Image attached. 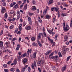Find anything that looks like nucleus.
Wrapping results in <instances>:
<instances>
[{
  "label": "nucleus",
  "instance_id": "f257e3e1",
  "mask_svg": "<svg viewBox=\"0 0 72 72\" xmlns=\"http://www.w3.org/2000/svg\"><path fill=\"white\" fill-rule=\"evenodd\" d=\"M47 29L48 32H49V33L50 34H52V35H54L55 34V32H52L53 31V30H54V29H53V28L52 29V30H50V28H47Z\"/></svg>",
  "mask_w": 72,
  "mask_h": 72
},
{
  "label": "nucleus",
  "instance_id": "f03ea898",
  "mask_svg": "<svg viewBox=\"0 0 72 72\" xmlns=\"http://www.w3.org/2000/svg\"><path fill=\"white\" fill-rule=\"evenodd\" d=\"M6 8L4 7H2L1 10V13L2 14H4L6 12Z\"/></svg>",
  "mask_w": 72,
  "mask_h": 72
},
{
  "label": "nucleus",
  "instance_id": "7ed1b4c3",
  "mask_svg": "<svg viewBox=\"0 0 72 72\" xmlns=\"http://www.w3.org/2000/svg\"><path fill=\"white\" fill-rule=\"evenodd\" d=\"M37 54V52H35L33 54V55L31 56V58L32 59H33V58H36V54Z\"/></svg>",
  "mask_w": 72,
  "mask_h": 72
},
{
  "label": "nucleus",
  "instance_id": "20e7f679",
  "mask_svg": "<svg viewBox=\"0 0 72 72\" xmlns=\"http://www.w3.org/2000/svg\"><path fill=\"white\" fill-rule=\"evenodd\" d=\"M64 31L65 32H67L68 31V30L69 29V27H63Z\"/></svg>",
  "mask_w": 72,
  "mask_h": 72
},
{
  "label": "nucleus",
  "instance_id": "39448f33",
  "mask_svg": "<svg viewBox=\"0 0 72 72\" xmlns=\"http://www.w3.org/2000/svg\"><path fill=\"white\" fill-rule=\"evenodd\" d=\"M67 67V66L66 65L64 66L63 67H62V68L61 69V71L62 72H64L65 70H66V69Z\"/></svg>",
  "mask_w": 72,
  "mask_h": 72
},
{
  "label": "nucleus",
  "instance_id": "423d86ee",
  "mask_svg": "<svg viewBox=\"0 0 72 72\" xmlns=\"http://www.w3.org/2000/svg\"><path fill=\"white\" fill-rule=\"evenodd\" d=\"M32 45L33 46H36V47H37L38 46V44L37 43L34 42L32 43Z\"/></svg>",
  "mask_w": 72,
  "mask_h": 72
},
{
  "label": "nucleus",
  "instance_id": "0eeeda50",
  "mask_svg": "<svg viewBox=\"0 0 72 72\" xmlns=\"http://www.w3.org/2000/svg\"><path fill=\"white\" fill-rule=\"evenodd\" d=\"M37 42L40 47H42V44L40 42V41L37 40Z\"/></svg>",
  "mask_w": 72,
  "mask_h": 72
},
{
  "label": "nucleus",
  "instance_id": "6e6552de",
  "mask_svg": "<svg viewBox=\"0 0 72 72\" xmlns=\"http://www.w3.org/2000/svg\"><path fill=\"white\" fill-rule=\"evenodd\" d=\"M5 44L8 48H9L10 46V42H6L5 43Z\"/></svg>",
  "mask_w": 72,
  "mask_h": 72
},
{
  "label": "nucleus",
  "instance_id": "1a4fd4ad",
  "mask_svg": "<svg viewBox=\"0 0 72 72\" xmlns=\"http://www.w3.org/2000/svg\"><path fill=\"white\" fill-rule=\"evenodd\" d=\"M23 63H26V62H27V59L26 58H23L22 60Z\"/></svg>",
  "mask_w": 72,
  "mask_h": 72
},
{
  "label": "nucleus",
  "instance_id": "9d476101",
  "mask_svg": "<svg viewBox=\"0 0 72 72\" xmlns=\"http://www.w3.org/2000/svg\"><path fill=\"white\" fill-rule=\"evenodd\" d=\"M13 62L14 64V65H15H15L17 64V58H15L14 59V60Z\"/></svg>",
  "mask_w": 72,
  "mask_h": 72
},
{
  "label": "nucleus",
  "instance_id": "9b49d317",
  "mask_svg": "<svg viewBox=\"0 0 72 72\" xmlns=\"http://www.w3.org/2000/svg\"><path fill=\"white\" fill-rule=\"evenodd\" d=\"M51 51H52L51 50L48 51L46 52L45 53V55H48V54H50V53H51Z\"/></svg>",
  "mask_w": 72,
  "mask_h": 72
},
{
  "label": "nucleus",
  "instance_id": "f8f14e48",
  "mask_svg": "<svg viewBox=\"0 0 72 72\" xmlns=\"http://www.w3.org/2000/svg\"><path fill=\"white\" fill-rule=\"evenodd\" d=\"M32 9L33 11H35L36 10V6H32Z\"/></svg>",
  "mask_w": 72,
  "mask_h": 72
},
{
  "label": "nucleus",
  "instance_id": "ddd939ff",
  "mask_svg": "<svg viewBox=\"0 0 72 72\" xmlns=\"http://www.w3.org/2000/svg\"><path fill=\"white\" fill-rule=\"evenodd\" d=\"M46 18L48 19H50L51 18V16L49 15H46Z\"/></svg>",
  "mask_w": 72,
  "mask_h": 72
},
{
  "label": "nucleus",
  "instance_id": "4468645a",
  "mask_svg": "<svg viewBox=\"0 0 72 72\" xmlns=\"http://www.w3.org/2000/svg\"><path fill=\"white\" fill-rule=\"evenodd\" d=\"M53 58H54L55 60H58V59H59V57L58 56L53 57Z\"/></svg>",
  "mask_w": 72,
  "mask_h": 72
},
{
  "label": "nucleus",
  "instance_id": "2eb2a0df",
  "mask_svg": "<svg viewBox=\"0 0 72 72\" xmlns=\"http://www.w3.org/2000/svg\"><path fill=\"white\" fill-rule=\"evenodd\" d=\"M64 39L65 40H64V42H66V41H67L68 40V36L67 35H65L64 36Z\"/></svg>",
  "mask_w": 72,
  "mask_h": 72
},
{
  "label": "nucleus",
  "instance_id": "dca6fc26",
  "mask_svg": "<svg viewBox=\"0 0 72 72\" xmlns=\"http://www.w3.org/2000/svg\"><path fill=\"white\" fill-rule=\"evenodd\" d=\"M38 22H39V23H41V22H42V20H41V18H40V17H38Z\"/></svg>",
  "mask_w": 72,
  "mask_h": 72
},
{
  "label": "nucleus",
  "instance_id": "f3484780",
  "mask_svg": "<svg viewBox=\"0 0 72 72\" xmlns=\"http://www.w3.org/2000/svg\"><path fill=\"white\" fill-rule=\"evenodd\" d=\"M53 2V0H50L48 2L49 5H51Z\"/></svg>",
  "mask_w": 72,
  "mask_h": 72
},
{
  "label": "nucleus",
  "instance_id": "a211bd4d",
  "mask_svg": "<svg viewBox=\"0 0 72 72\" xmlns=\"http://www.w3.org/2000/svg\"><path fill=\"white\" fill-rule=\"evenodd\" d=\"M3 43L2 41H0V47H2L3 46Z\"/></svg>",
  "mask_w": 72,
  "mask_h": 72
},
{
  "label": "nucleus",
  "instance_id": "6ab92c4d",
  "mask_svg": "<svg viewBox=\"0 0 72 72\" xmlns=\"http://www.w3.org/2000/svg\"><path fill=\"white\" fill-rule=\"evenodd\" d=\"M37 64L38 66H41V62L39 61L38 62Z\"/></svg>",
  "mask_w": 72,
  "mask_h": 72
},
{
  "label": "nucleus",
  "instance_id": "aec40b11",
  "mask_svg": "<svg viewBox=\"0 0 72 72\" xmlns=\"http://www.w3.org/2000/svg\"><path fill=\"white\" fill-rule=\"evenodd\" d=\"M44 36L43 35V37H47L46 33H45V32H43Z\"/></svg>",
  "mask_w": 72,
  "mask_h": 72
},
{
  "label": "nucleus",
  "instance_id": "412c9836",
  "mask_svg": "<svg viewBox=\"0 0 72 72\" xmlns=\"http://www.w3.org/2000/svg\"><path fill=\"white\" fill-rule=\"evenodd\" d=\"M31 40L32 41H35L36 40V38L35 37H33L31 38Z\"/></svg>",
  "mask_w": 72,
  "mask_h": 72
},
{
  "label": "nucleus",
  "instance_id": "4be33fe9",
  "mask_svg": "<svg viewBox=\"0 0 72 72\" xmlns=\"http://www.w3.org/2000/svg\"><path fill=\"white\" fill-rule=\"evenodd\" d=\"M32 52V50L31 49H28V50L27 51V53L28 54H29L30 53H31Z\"/></svg>",
  "mask_w": 72,
  "mask_h": 72
},
{
  "label": "nucleus",
  "instance_id": "5701e85b",
  "mask_svg": "<svg viewBox=\"0 0 72 72\" xmlns=\"http://www.w3.org/2000/svg\"><path fill=\"white\" fill-rule=\"evenodd\" d=\"M55 11L56 12H58V10H59V8L58 6L56 7H55Z\"/></svg>",
  "mask_w": 72,
  "mask_h": 72
},
{
  "label": "nucleus",
  "instance_id": "b1692460",
  "mask_svg": "<svg viewBox=\"0 0 72 72\" xmlns=\"http://www.w3.org/2000/svg\"><path fill=\"white\" fill-rule=\"evenodd\" d=\"M28 15L29 16L31 17V16H32L33 15V13L31 12H30L28 13Z\"/></svg>",
  "mask_w": 72,
  "mask_h": 72
},
{
  "label": "nucleus",
  "instance_id": "393cba45",
  "mask_svg": "<svg viewBox=\"0 0 72 72\" xmlns=\"http://www.w3.org/2000/svg\"><path fill=\"white\" fill-rule=\"evenodd\" d=\"M63 5L65 7H68V6H69L67 4L65 3H63Z\"/></svg>",
  "mask_w": 72,
  "mask_h": 72
},
{
  "label": "nucleus",
  "instance_id": "a878e982",
  "mask_svg": "<svg viewBox=\"0 0 72 72\" xmlns=\"http://www.w3.org/2000/svg\"><path fill=\"white\" fill-rule=\"evenodd\" d=\"M26 55L27 54H26V53H25L21 55V57H22V58H23L24 57H26Z\"/></svg>",
  "mask_w": 72,
  "mask_h": 72
},
{
  "label": "nucleus",
  "instance_id": "bb28decb",
  "mask_svg": "<svg viewBox=\"0 0 72 72\" xmlns=\"http://www.w3.org/2000/svg\"><path fill=\"white\" fill-rule=\"evenodd\" d=\"M61 16L63 17L64 16H66V14L62 13L61 14Z\"/></svg>",
  "mask_w": 72,
  "mask_h": 72
},
{
  "label": "nucleus",
  "instance_id": "cd10ccee",
  "mask_svg": "<svg viewBox=\"0 0 72 72\" xmlns=\"http://www.w3.org/2000/svg\"><path fill=\"white\" fill-rule=\"evenodd\" d=\"M4 17H5V18H6V19H7L8 17V14H7V13H5Z\"/></svg>",
  "mask_w": 72,
  "mask_h": 72
},
{
  "label": "nucleus",
  "instance_id": "c85d7f7f",
  "mask_svg": "<svg viewBox=\"0 0 72 72\" xmlns=\"http://www.w3.org/2000/svg\"><path fill=\"white\" fill-rule=\"evenodd\" d=\"M24 10H26V9H27V4H26V5H25L24 6Z\"/></svg>",
  "mask_w": 72,
  "mask_h": 72
},
{
  "label": "nucleus",
  "instance_id": "c756f323",
  "mask_svg": "<svg viewBox=\"0 0 72 72\" xmlns=\"http://www.w3.org/2000/svg\"><path fill=\"white\" fill-rule=\"evenodd\" d=\"M18 7V4H16L14 6V8H15V9H17Z\"/></svg>",
  "mask_w": 72,
  "mask_h": 72
},
{
  "label": "nucleus",
  "instance_id": "7c9ffc66",
  "mask_svg": "<svg viewBox=\"0 0 72 72\" xmlns=\"http://www.w3.org/2000/svg\"><path fill=\"white\" fill-rule=\"evenodd\" d=\"M25 69H26L25 68V67H23L22 68L21 71L22 72H23L24 71H25Z\"/></svg>",
  "mask_w": 72,
  "mask_h": 72
},
{
  "label": "nucleus",
  "instance_id": "2f4dec72",
  "mask_svg": "<svg viewBox=\"0 0 72 72\" xmlns=\"http://www.w3.org/2000/svg\"><path fill=\"white\" fill-rule=\"evenodd\" d=\"M15 69V68H12L10 69V71H12V72H14V69Z\"/></svg>",
  "mask_w": 72,
  "mask_h": 72
},
{
  "label": "nucleus",
  "instance_id": "473e14b6",
  "mask_svg": "<svg viewBox=\"0 0 72 72\" xmlns=\"http://www.w3.org/2000/svg\"><path fill=\"white\" fill-rule=\"evenodd\" d=\"M28 22H31V18H30V17H28Z\"/></svg>",
  "mask_w": 72,
  "mask_h": 72
},
{
  "label": "nucleus",
  "instance_id": "72a5a7b5",
  "mask_svg": "<svg viewBox=\"0 0 72 72\" xmlns=\"http://www.w3.org/2000/svg\"><path fill=\"white\" fill-rule=\"evenodd\" d=\"M17 15L18 16H20V15H21V13L20 12H18L17 13Z\"/></svg>",
  "mask_w": 72,
  "mask_h": 72
},
{
  "label": "nucleus",
  "instance_id": "f704fd0d",
  "mask_svg": "<svg viewBox=\"0 0 72 72\" xmlns=\"http://www.w3.org/2000/svg\"><path fill=\"white\" fill-rule=\"evenodd\" d=\"M53 22L54 23L55 22H56V19L54 18H53Z\"/></svg>",
  "mask_w": 72,
  "mask_h": 72
},
{
  "label": "nucleus",
  "instance_id": "c9c22d12",
  "mask_svg": "<svg viewBox=\"0 0 72 72\" xmlns=\"http://www.w3.org/2000/svg\"><path fill=\"white\" fill-rule=\"evenodd\" d=\"M18 31V29L16 28L15 29V31L14 32V33H16Z\"/></svg>",
  "mask_w": 72,
  "mask_h": 72
},
{
  "label": "nucleus",
  "instance_id": "e433bc0d",
  "mask_svg": "<svg viewBox=\"0 0 72 72\" xmlns=\"http://www.w3.org/2000/svg\"><path fill=\"white\" fill-rule=\"evenodd\" d=\"M31 28V27H26L25 29L26 30H30Z\"/></svg>",
  "mask_w": 72,
  "mask_h": 72
},
{
  "label": "nucleus",
  "instance_id": "4c0bfd02",
  "mask_svg": "<svg viewBox=\"0 0 72 72\" xmlns=\"http://www.w3.org/2000/svg\"><path fill=\"white\" fill-rule=\"evenodd\" d=\"M57 39H58V35L57 34L55 37V40H57Z\"/></svg>",
  "mask_w": 72,
  "mask_h": 72
},
{
  "label": "nucleus",
  "instance_id": "58836bf2",
  "mask_svg": "<svg viewBox=\"0 0 72 72\" xmlns=\"http://www.w3.org/2000/svg\"><path fill=\"white\" fill-rule=\"evenodd\" d=\"M32 3L33 4H36V1L35 0H33Z\"/></svg>",
  "mask_w": 72,
  "mask_h": 72
},
{
  "label": "nucleus",
  "instance_id": "ea45409f",
  "mask_svg": "<svg viewBox=\"0 0 72 72\" xmlns=\"http://www.w3.org/2000/svg\"><path fill=\"white\" fill-rule=\"evenodd\" d=\"M38 35L40 37H41V36H42V37H43V34H42V33H39V35Z\"/></svg>",
  "mask_w": 72,
  "mask_h": 72
},
{
  "label": "nucleus",
  "instance_id": "a19ab883",
  "mask_svg": "<svg viewBox=\"0 0 72 72\" xmlns=\"http://www.w3.org/2000/svg\"><path fill=\"white\" fill-rule=\"evenodd\" d=\"M4 72H9V70L8 69H4Z\"/></svg>",
  "mask_w": 72,
  "mask_h": 72
},
{
  "label": "nucleus",
  "instance_id": "79ce46f5",
  "mask_svg": "<svg viewBox=\"0 0 72 72\" xmlns=\"http://www.w3.org/2000/svg\"><path fill=\"white\" fill-rule=\"evenodd\" d=\"M33 66L35 67H36V68H37L36 67V62H34V63H33Z\"/></svg>",
  "mask_w": 72,
  "mask_h": 72
},
{
  "label": "nucleus",
  "instance_id": "37998d69",
  "mask_svg": "<svg viewBox=\"0 0 72 72\" xmlns=\"http://www.w3.org/2000/svg\"><path fill=\"white\" fill-rule=\"evenodd\" d=\"M3 67L4 68H7V67H8V66H7L6 64H4L3 65Z\"/></svg>",
  "mask_w": 72,
  "mask_h": 72
},
{
  "label": "nucleus",
  "instance_id": "c03bdc74",
  "mask_svg": "<svg viewBox=\"0 0 72 72\" xmlns=\"http://www.w3.org/2000/svg\"><path fill=\"white\" fill-rule=\"evenodd\" d=\"M6 3H2V5H3V6H6Z\"/></svg>",
  "mask_w": 72,
  "mask_h": 72
},
{
  "label": "nucleus",
  "instance_id": "a18cd8bd",
  "mask_svg": "<svg viewBox=\"0 0 72 72\" xmlns=\"http://www.w3.org/2000/svg\"><path fill=\"white\" fill-rule=\"evenodd\" d=\"M54 55V52H52L50 55H49V57H50L51 56H53Z\"/></svg>",
  "mask_w": 72,
  "mask_h": 72
},
{
  "label": "nucleus",
  "instance_id": "49530a36",
  "mask_svg": "<svg viewBox=\"0 0 72 72\" xmlns=\"http://www.w3.org/2000/svg\"><path fill=\"white\" fill-rule=\"evenodd\" d=\"M70 58H71V56H69L68 57H67L66 59L67 61H68L69 60V59H70Z\"/></svg>",
  "mask_w": 72,
  "mask_h": 72
},
{
  "label": "nucleus",
  "instance_id": "de8ad7c7",
  "mask_svg": "<svg viewBox=\"0 0 72 72\" xmlns=\"http://www.w3.org/2000/svg\"><path fill=\"white\" fill-rule=\"evenodd\" d=\"M47 12V11L46 10H44V12H43V14H44V15H45L46 14V12Z\"/></svg>",
  "mask_w": 72,
  "mask_h": 72
},
{
  "label": "nucleus",
  "instance_id": "09e8293b",
  "mask_svg": "<svg viewBox=\"0 0 72 72\" xmlns=\"http://www.w3.org/2000/svg\"><path fill=\"white\" fill-rule=\"evenodd\" d=\"M40 38H41V37L40 36H39V35H38V37H37V39H38V40L37 41H39V40L40 39Z\"/></svg>",
  "mask_w": 72,
  "mask_h": 72
},
{
  "label": "nucleus",
  "instance_id": "8fccbe9b",
  "mask_svg": "<svg viewBox=\"0 0 72 72\" xmlns=\"http://www.w3.org/2000/svg\"><path fill=\"white\" fill-rule=\"evenodd\" d=\"M49 7L48 6H46V9L45 10H46V11H47V10H49Z\"/></svg>",
  "mask_w": 72,
  "mask_h": 72
},
{
  "label": "nucleus",
  "instance_id": "3c124183",
  "mask_svg": "<svg viewBox=\"0 0 72 72\" xmlns=\"http://www.w3.org/2000/svg\"><path fill=\"white\" fill-rule=\"evenodd\" d=\"M17 4H19V5H21V4H22V1H19L17 3Z\"/></svg>",
  "mask_w": 72,
  "mask_h": 72
},
{
  "label": "nucleus",
  "instance_id": "603ef678",
  "mask_svg": "<svg viewBox=\"0 0 72 72\" xmlns=\"http://www.w3.org/2000/svg\"><path fill=\"white\" fill-rule=\"evenodd\" d=\"M58 55H59V57H62V55H61V53L60 52H58Z\"/></svg>",
  "mask_w": 72,
  "mask_h": 72
},
{
  "label": "nucleus",
  "instance_id": "864d4df0",
  "mask_svg": "<svg viewBox=\"0 0 72 72\" xmlns=\"http://www.w3.org/2000/svg\"><path fill=\"white\" fill-rule=\"evenodd\" d=\"M28 71H29V72H30L31 71V68L30 67H28Z\"/></svg>",
  "mask_w": 72,
  "mask_h": 72
},
{
  "label": "nucleus",
  "instance_id": "5fc2aeb1",
  "mask_svg": "<svg viewBox=\"0 0 72 72\" xmlns=\"http://www.w3.org/2000/svg\"><path fill=\"white\" fill-rule=\"evenodd\" d=\"M12 61H10L7 63V64H11V63H12Z\"/></svg>",
  "mask_w": 72,
  "mask_h": 72
},
{
  "label": "nucleus",
  "instance_id": "6e6d98bb",
  "mask_svg": "<svg viewBox=\"0 0 72 72\" xmlns=\"http://www.w3.org/2000/svg\"><path fill=\"white\" fill-rule=\"evenodd\" d=\"M15 40H17V38H13L12 40V41H15Z\"/></svg>",
  "mask_w": 72,
  "mask_h": 72
},
{
  "label": "nucleus",
  "instance_id": "4d7b16f0",
  "mask_svg": "<svg viewBox=\"0 0 72 72\" xmlns=\"http://www.w3.org/2000/svg\"><path fill=\"white\" fill-rule=\"evenodd\" d=\"M62 26H63V27H66V24H65V22H63L62 23Z\"/></svg>",
  "mask_w": 72,
  "mask_h": 72
},
{
  "label": "nucleus",
  "instance_id": "13d9d810",
  "mask_svg": "<svg viewBox=\"0 0 72 72\" xmlns=\"http://www.w3.org/2000/svg\"><path fill=\"white\" fill-rule=\"evenodd\" d=\"M7 36H10V37H12V36H13V35H10V33H8L7 34Z\"/></svg>",
  "mask_w": 72,
  "mask_h": 72
},
{
  "label": "nucleus",
  "instance_id": "bf43d9fd",
  "mask_svg": "<svg viewBox=\"0 0 72 72\" xmlns=\"http://www.w3.org/2000/svg\"><path fill=\"white\" fill-rule=\"evenodd\" d=\"M10 14H13V13H14V11H10Z\"/></svg>",
  "mask_w": 72,
  "mask_h": 72
},
{
  "label": "nucleus",
  "instance_id": "052dcab7",
  "mask_svg": "<svg viewBox=\"0 0 72 72\" xmlns=\"http://www.w3.org/2000/svg\"><path fill=\"white\" fill-rule=\"evenodd\" d=\"M55 10V7H53L51 8V10L52 12H53Z\"/></svg>",
  "mask_w": 72,
  "mask_h": 72
},
{
  "label": "nucleus",
  "instance_id": "680f3d73",
  "mask_svg": "<svg viewBox=\"0 0 72 72\" xmlns=\"http://www.w3.org/2000/svg\"><path fill=\"white\" fill-rule=\"evenodd\" d=\"M16 72H21V71L19 70V69H16Z\"/></svg>",
  "mask_w": 72,
  "mask_h": 72
},
{
  "label": "nucleus",
  "instance_id": "e2e57ef3",
  "mask_svg": "<svg viewBox=\"0 0 72 72\" xmlns=\"http://www.w3.org/2000/svg\"><path fill=\"white\" fill-rule=\"evenodd\" d=\"M24 67H25L26 69V68L28 67V65H24Z\"/></svg>",
  "mask_w": 72,
  "mask_h": 72
},
{
  "label": "nucleus",
  "instance_id": "0e129e2a",
  "mask_svg": "<svg viewBox=\"0 0 72 72\" xmlns=\"http://www.w3.org/2000/svg\"><path fill=\"white\" fill-rule=\"evenodd\" d=\"M21 47V46L20 45L18 44L17 45V48H20Z\"/></svg>",
  "mask_w": 72,
  "mask_h": 72
},
{
  "label": "nucleus",
  "instance_id": "69168bd1",
  "mask_svg": "<svg viewBox=\"0 0 72 72\" xmlns=\"http://www.w3.org/2000/svg\"><path fill=\"white\" fill-rule=\"evenodd\" d=\"M10 6L11 7H13V5L12 3H11L10 5Z\"/></svg>",
  "mask_w": 72,
  "mask_h": 72
},
{
  "label": "nucleus",
  "instance_id": "338daca9",
  "mask_svg": "<svg viewBox=\"0 0 72 72\" xmlns=\"http://www.w3.org/2000/svg\"><path fill=\"white\" fill-rule=\"evenodd\" d=\"M38 70L39 71V72H41V69L40 68H38Z\"/></svg>",
  "mask_w": 72,
  "mask_h": 72
},
{
  "label": "nucleus",
  "instance_id": "774afa93",
  "mask_svg": "<svg viewBox=\"0 0 72 72\" xmlns=\"http://www.w3.org/2000/svg\"><path fill=\"white\" fill-rule=\"evenodd\" d=\"M21 32L19 31H18L17 33V34H21Z\"/></svg>",
  "mask_w": 72,
  "mask_h": 72
}]
</instances>
